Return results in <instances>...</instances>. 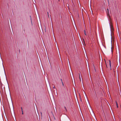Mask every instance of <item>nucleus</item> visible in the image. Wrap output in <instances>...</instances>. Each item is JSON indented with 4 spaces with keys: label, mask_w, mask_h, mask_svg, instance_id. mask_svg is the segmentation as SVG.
<instances>
[{
    "label": "nucleus",
    "mask_w": 121,
    "mask_h": 121,
    "mask_svg": "<svg viewBox=\"0 0 121 121\" xmlns=\"http://www.w3.org/2000/svg\"><path fill=\"white\" fill-rule=\"evenodd\" d=\"M84 34L86 36L87 35V34L86 33V30H84Z\"/></svg>",
    "instance_id": "obj_3"
},
{
    "label": "nucleus",
    "mask_w": 121,
    "mask_h": 121,
    "mask_svg": "<svg viewBox=\"0 0 121 121\" xmlns=\"http://www.w3.org/2000/svg\"><path fill=\"white\" fill-rule=\"evenodd\" d=\"M116 105H118V104L117 101L116 102Z\"/></svg>",
    "instance_id": "obj_7"
},
{
    "label": "nucleus",
    "mask_w": 121,
    "mask_h": 121,
    "mask_svg": "<svg viewBox=\"0 0 121 121\" xmlns=\"http://www.w3.org/2000/svg\"><path fill=\"white\" fill-rule=\"evenodd\" d=\"M22 114H23V110H22Z\"/></svg>",
    "instance_id": "obj_9"
},
{
    "label": "nucleus",
    "mask_w": 121,
    "mask_h": 121,
    "mask_svg": "<svg viewBox=\"0 0 121 121\" xmlns=\"http://www.w3.org/2000/svg\"><path fill=\"white\" fill-rule=\"evenodd\" d=\"M48 16H49V13L48 12Z\"/></svg>",
    "instance_id": "obj_8"
},
{
    "label": "nucleus",
    "mask_w": 121,
    "mask_h": 121,
    "mask_svg": "<svg viewBox=\"0 0 121 121\" xmlns=\"http://www.w3.org/2000/svg\"><path fill=\"white\" fill-rule=\"evenodd\" d=\"M110 25L111 30V31H112L113 30V27L112 23H110Z\"/></svg>",
    "instance_id": "obj_1"
},
{
    "label": "nucleus",
    "mask_w": 121,
    "mask_h": 121,
    "mask_svg": "<svg viewBox=\"0 0 121 121\" xmlns=\"http://www.w3.org/2000/svg\"><path fill=\"white\" fill-rule=\"evenodd\" d=\"M61 82H63L62 80V79H61Z\"/></svg>",
    "instance_id": "obj_11"
},
{
    "label": "nucleus",
    "mask_w": 121,
    "mask_h": 121,
    "mask_svg": "<svg viewBox=\"0 0 121 121\" xmlns=\"http://www.w3.org/2000/svg\"><path fill=\"white\" fill-rule=\"evenodd\" d=\"M79 75H80V73H79Z\"/></svg>",
    "instance_id": "obj_18"
},
{
    "label": "nucleus",
    "mask_w": 121,
    "mask_h": 121,
    "mask_svg": "<svg viewBox=\"0 0 121 121\" xmlns=\"http://www.w3.org/2000/svg\"><path fill=\"white\" fill-rule=\"evenodd\" d=\"M51 22V21H50V22Z\"/></svg>",
    "instance_id": "obj_19"
},
{
    "label": "nucleus",
    "mask_w": 121,
    "mask_h": 121,
    "mask_svg": "<svg viewBox=\"0 0 121 121\" xmlns=\"http://www.w3.org/2000/svg\"><path fill=\"white\" fill-rule=\"evenodd\" d=\"M92 14H93V12H92Z\"/></svg>",
    "instance_id": "obj_15"
},
{
    "label": "nucleus",
    "mask_w": 121,
    "mask_h": 121,
    "mask_svg": "<svg viewBox=\"0 0 121 121\" xmlns=\"http://www.w3.org/2000/svg\"><path fill=\"white\" fill-rule=\"evenodd\" d=\"M117 82H119L118 80V81H117Z\"/></svg>",
    "instance_id": "obj_17"
},
{
    "label": "nucleus",
    "mask_w": 121,
    "mask_h": 121,
    "mask_svg": "<svg viewBox=\"0 0 121 121\" xmlns=\"http://www.w3.org/2000/svg\"><path fill=\"white\" fill-rule=\"evenodd\" d=\"M51 22V21H50V22Z\"/></svg>",
    "instance_id": "obj_20"
},
{
    "label": "nucleus",
    "mask_w": 121,
    "mask_h": 121,
    "mask_svg": "<svg viewBox=\"0 0 121 121\" xmlns=\"http://www.w3.org/2000/svg\"><path fill=\"white\" fill-rule=\"evenodd\" d=\"M64 108H65V109H66V108L65 107H64Z\"/></svg>",
    "instance_id": "obj_12"
},
{
    "label": "nucleus",
    "mask_w": 121,
    "mask_h": 121,
    "mask_svg": "<svg viewBox=\"0 0 121 121\" xmlns=\"http://www.w3.org/2000/svg\"><path fill=\"white\" fill-rule=\"evenodd\" d=\"M109 65H110V67L111 68V61L110 60H109Z\"/></svg>",
    "instance_id": "obj_4"
},
{
    "label": "nucleus",
    "mask_w": 121,
    "mask_h": 121,
    "mask_svg": "<svg viewBox=\"0 0 121 121\" xmlns=\"http://www.w3.org/2000/svg\"><path fill=\"white\" fill-rule=\"evenodd\" d=\"M79 78L80 79V82H81V78L80 76V75H79Z\"/></svg>",
    "instance_id": "obj_6"
},
{
    "label": "nucleus",
    "mask_w": 121,
    "mask_h": 121,
    "mask_svg": "<svg viewBox=\"0 0 121 121\" xmlns=\"http://www.w3.org/2000/svg\"><path fill=\"white\" fill-rule=\"evenodd\" d=\"M53 88H54L55 89V86H54L53 87Z\"/></svg>",
    "instance_id": "obj_10"
},
{
    "label": "nucleus",
    "mask_w": 121,
    "mask_h": 121,
    "mask_svg": "<svg viewBox=\"0 0 121 121\" xmlns=\"http://www.w3.org/2000/svg\"><path fill=\"white\" fill-rule=\"evenodd\" d=\"M117 108H118V105H117Z\"/></svg>",
    "instance_id": "obj_14"
},
{
    "label": "nucleus",
    "mask_w": 121,
    "mask_h": 121,
    "mask_svg": "<svg viewBox=\"0 0 121 121\" xmlns=\"http://www.w3.org/2000/svg\"><path fill=\"white\" fill-rule=\"evenodd\" d=\"M61 83H62L63 86H64V84L63 82H61Z\"/></svg>",
    "instance_id": "obj_5"
},
{
    "label": "nucleus",
    "mask_w": 121,
    "mask_h": 121,
    "mask_svg": "<svg viewBox=\"0 0 121 121\" xmlns=\"http://www.w3.org/2000/svg\"><path fill=\"white\" fill-rule=\"evenodd\" d=\"M21 109H22V107H21Z\"/></svg>",
    "instance_id": "obj_13"
},
{
    "label": "nucleus",
    "mask_w": 121,
    "mask_h": 121,
    "mask_svg": "<svg viewBox=\"0 0 121 121\" xmlns=\"http://www.w3.org/2000/svg\"><path fill=\"white\" fill-rule=\"evenodd\" d=\"M117 82H119L118 80V81H117Z\"/></svg>",
    "instance_id": "obj_16"
},
{
    "label": "nucleus",
    "mask_w": 121,
    "mask_h": 121,
    "mask_svg": "<svg viewBox=\"0 0 121 121\" xmlns=\"http://www.w3.org/2000/svg\"><path fill=\"white\" fill-rule=\"evenodd\" d=\"M107 14L108 16L109 15V9H107Z\"/></svg>",
    "instance_id": "obj_2"
}]
</instances>
